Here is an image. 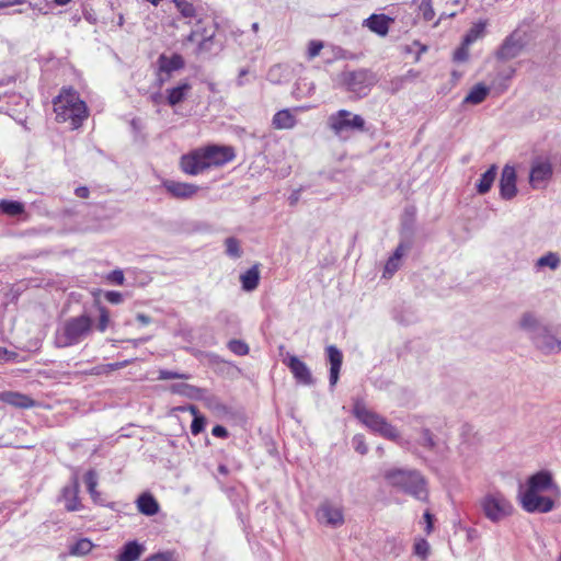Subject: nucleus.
<instances>
[{
	"label": "nucleus",
	"mask_w": 561,
	"mask_h": 561,
	"mask_svg": "<svg viewBox=\"0 0 561 561\" xmlns=\"http://www.w3.org/2000/svg\"><path fill=\"white\" fill-rule=\"evenodd\" d=\"M232 147L209 145L182 156L180 165L184 173L197 175L213 167H221L234 159Z\"/></svg>",
	"instance_id": "nucleus-1"
},
{
	"label": "nucleus",
	"mask_w": 561,
	"mask_h": 561,
	"mask_svg": "<svg viewBox=\"0 0 561 561\" xmlns=\"http://www.w3.org/2000/svg\"><path fill=\"white\" fill-rule=\"evenodd\" d=\"M387 483L419 501H427L428 490L425 478L411 469H389L383 474Z\"/></svg>",
	"instance_id": "nucleus-2"
},
{
	"label": "nucleus",
	"mask_w": 561,
	"mask_h": 561,
	"mask_svg": "<svg viewBox=\"0 0 561 561\" xmlns=\"http://www.w3.org/2000/svg\"><path fill=\"white\" fill-rule=\"evenodd\" d=\"M92 323V319L87 314L66 320L56 332V345L58 347H69L80 343L91 332Z\"/></svg>",
	"instance_id": "nucleus-3"
},
{
	"label": "nucleus",
	"mask_w": 561,
	"mask_h": 561,
	"mask_svg": "<svg viewBox=\"0 0 561 561\" xmlns=\"http://www.w3.org/2000/svg\"><path fill=\"white\" fill-rule=\"evenodd\" d=\"M328 127L340 139H347L353 133L365 131V119L347 110H339L328 117Z\"/></svg>",
	"instance_id": "nucleus-4"
},
{
	"label": "nucleus",
	"mask_w": 561,
	"mask_h": 561,
	"mask_svg": "<svg viewBox=\"0 0 561 561\" xmlns=\"http://www.w3.org/2000/svg\"><path fill=\"white\" fill-rule=\"evenodd\" d=\"M353 413L363 424L382 437L391 440L399 438V433L394 426L380 414L368 410L362 402L357 401L354 404Z\"/></svg>",
	"instance_id": "nucleus-5"
},
{
	"label": "nucleus",
	"mask_w": 561,
	"mask_h": 561,
	"mask_svg": "<svg viewBox=\"0 0 561 561\" xmlns=\"http://www.w3.org/2000/svg\"><path fill=\"white\" fill-rule=\"evenodd\" d=\"M339 83L358 98L366 96L376 83L375 75L367 69L346 70L339 76Z\"/></svg>",
	"instance_id": "nucleus-6"
},
{
	"label": "nucleus",
	"mask_w": 561,
	"mask_h": 561,
	"mask_svg": "<svg viewBox=\"0 0 561 561\" xmlns=\"http://www.w3.org/2000/svg\"><path fill=\"white\" fill-rule=\"evenodd\" d=\"M484 515L492 522H499L511 515L513 506L506 497L496 492L484 495L481 500Z\"/></svg>",
	"instance_id": "nucleus-7"
},
{
	"label": "nucleus",
	"mask_w": 561,
	"mask_h": 561,
	"mask_svg": "<svg viewBox=\"0 0 561 561\" xmlns=\"http://www.w3.org/2000/svg\"><path fill=\"white\" fill-rule=\"evenodd\" d=\"M526 44V33L519 28H516L503 41L502 45L496 51V58L502 61L516 58L522 54Z\"/></svg>",
	"instance_id": "nucleus-8"
},
{
	"label": "nucleus",
	"mask_w": 561,
	"mask_h": 561,
	"mask_svg": "<svg viewBox=\"0 0 561 561\" xmlns=\"http://www.w3.org/2000/svg\"><path fill=\"white\" fill-rule=\"evenodd\" d=\"M316 517L320 524L331 528H339L344 524L342 506L328 500L319 505Z\"/></svg>",
	"instance_id": "nucleus-9"
},
{
	"label": "nucleus",
	"mask_w": 561,
	"mask_h": 561,
	"mask_svg": "<svg viewBox=\"0 0 561 561\" xmlns=\"http://www.w3.org/2000/svg\"><path fill=\"white\" fill-rule=\"evenodd\" d=\"M519 499L523 508L528 513H548L553 510L554 502L540 493L522 492L519 490Z\"/></svg>",
	"instance_id": "nucleus-10"
},
{
	"label": "nucleus",
	"mask_w": 561,
	"mask_h": 561,
	"mask_svg": "<svg viewBox=\"0 0 561 561\" xmlns=\"http://www.w3.org/2000/svg\"><path fill=\"white\" fill-rule=\"evenodd\" d=\"M283 363L290 369L298 382L307 386L314 383V379L309 367L297 356L287 353L283 358Z\"/></svg>",
	"instance_id": "nucleus-11"
},
{
	"label": "nucleus",
	"mask_w": 561,
	"mask_h": 561,
	"mask_svg": "<svg viewBox=\"0 0 561 561\" xmlns=\"http://www.w3.org/2000/svg\"><path fill=\"white\" fill-rule=\"evenodd\" d=\"M552 176V164L549 160L537 159L533 162L529 182L534 188L545 187L547 181Z\"/></svg>",
	"instance_id": "nucleus-12"
},
{
	"label": "nucleus",
	"mask_w": 561,
	"mask_h": 561,
	"mask_svg": "<svg viewBox=\"0 0 561 561\" xmlns=\"http://www.w3.org/2000/svg\"><path fill=\"white\" fill-rule=\"evenodd\" d=\"M531 340L536 347L545 354H554L561 351V341L547 327H543Z\"/></svg>",
	"instance_id": "nucleus-13"
},
{
	"label": "nucleus",
	"mask_w": 561,
	"mask_h": 561,
	"mask_svg": "<svg viewBox=\"0 0 561 561\" xmlns=\"http://www.w3.org/2000/svg\"><path fill=\"white\" fill-rule=\"evenodd\" d=\"M162 186L172 197L178 199H190L199 191V186L195 184L173 180L163 181Z\"/></svg>",
	"instance_id": "nucleus-14"
},
{
	"label": "nucleus",
	"mask_w": 561,
	"mask_h": 561,
	"mask_svg": "<svg viewBox=\"0 0 561 561\" xmlns=\"http://www.w3.org/2000/svg\"><path fill=\"white\" fill-rule=\"evenodd\" d=\"M516 179L514 167L505 165L500 179V195L503 199L510 201L516 196Z\"/></svg>",
	"instance_id": "nucleus-15"
},
{
	"label": "nucleus",
	"mask_w": 561,
	"mask_h": 561,
	"mask_svg": "<svg viewBox=\"0 0 561 561\" xmlns=\"http://www.w3.org/2000/svg\"><path fill=\"white\" fill-rule=\"evenodd\" d=\"M327 358L330 364V387L334 388L340 378V370L343 363V354L335 345L325 347Z\"/></svg>",
	"instance_id": "nucleus-16"
},
{
	"label": "nucleus",
	"mask_w": 561,
	"mask_h": 561,
	"mask_svg": "<svg viewBox=\"0 0 561 561\" xmlns=\"http://www.w3.org/2000/svg\"><path fill=\"white\" fill-rule=\"evenodd\" d=\"M68 112H58V122L70 121L73 128L81 126L82 122L88 117L85 103L81 100L77 105L67 110Z\"/></svg>",
	"instance_id": "nucleus-17"
},
{
	"label": "nucleus",
	"mask_w": 561,
	"mask_h": 561,
	"mask_svg": "<svg viewBox=\"0 0 561 561\" xmlns=\"http://www.w3.org/2000/svg\"><path fill=\"white\" fill-rule=\"evenodd\" d=\"M553 486L552 476L548 471H539L529 477L524 492L540 493Z\"/></svg>",
	"instance_id": "nucleus-18"
},
{
	"label": "nucleus",
	"mask_w": 561,
	"mask_h": 561,
	"mask_svg": "<svg viewBox=\"0 0 561 561\" xmlns=\"http://www.w3.org/2000/svg\"><path fill=\"white\" fill-rule=\"evenodd\" d=\"M61 496L65 501V508L68 512L81 510L82 505L79 499V482L77 478L70 484L62 488Z\"/></svg>",
	"instance_id": "nucleus-19"
},
{
	"label": "nucleus",
	"mask_w": 561,
	"mask_h": 561,
	"mask_svg": "<svg viewBox=\"0 0 561 561\" xmlns=\"http://www.w3.org/2000/svg\"><path fill=\"white\" fill-rule=\"evenodd\" d=\"M145 551L146 547L137 540L127 541L115 557V561H138Z\"/></svg>",
	"instance_id": "nucleus-20"
},
{
	"label": "nucleus",
	"mask_w": 561,
	"mask_h": 561,
	"mask_svg": "<svg viewBox=\"0 0 561 561\" xmlns=\"http://www.w3.org/2000/svg\"><path fill=\"white\" fill-rule=\"evenodd\" d=\"M393 20L385 14H371L364 21V25L367 26L371 32L386 36L389 32V25Z\"/></svg>",
	"instance_id": "nucleus-21"
},
{
	"label": "nucleus",
	"mask_w": 561,
	"mask_h": 561,
	"mask_svg": "<svg viewBox=\"0 0 561 561\" xmlns=\"http://www.w3.org/2000/svg\"><path fill=\"white\" fill-rule=\"evenodd\" d=\"M79 95L71 90L64 91L60 95H58L54 101V111L56 113V118H58V112H68L77 102H80Z\"/></svg>",
	"instance_id": "nucleus-22"
},
{
	"label": "nucleus",
	"mask_w": 561,
	"mask_h": 561,
	"mask_svg": "<svg viewBox=\"0 0 561 561\" xmlns=\"http://www.w3.org/2000/svg\"><path fill=\"white\" fill-rule=\"evenodd\" d=\"M518 328L529 334L530 339L537 334L543 325L540 324L537 316L533 311L522 313L518 320Z\"/></svg>",
	"instance_id": "nucleus-23"
},
{
	"label": "nucleus",
	"mask_w": 561,
	"mask_h": 561,
	"mask_svg": "<svg viewBox=\"0 0 561 561\" xmlns=\"http://www.w3.org/2000/svg\"><path fill=\"white\" fill-rule=\"evenodd\" d=\"M185 62L181 55L174 54L171 57L160 55L158 58L159 72L167 73L168 77L171 72L182 69Z\"/></svg>",
	"instance_id": "nucleus-24"
},
{
	"label": "nucleus",
	"mask_w": 561,
	"mask_h": 561,
	"mask_svg": "<svg viewBox=\"0 0 561 561\" xmlns=\"http://www.w3.org/2000/svg\"><path fill=\"white\" fill-rule=\"evenodd\" d=\"M192 90L191 83L187 81L181 82L179 85L167 90V103L170 106H175L183 102L188 92Z\"/></svg>",
	"instance_id": "nucleus-25"
},
{
	"label": "nucleus",
	"mask_w": 561,
	"mask_h": 561,
	"mask_svg": "<svg viewBox=\"0 0 561 561\" xmlns=\"http://www.w3.org/2000/svg\"><path fill=\"white\" fill-rule=\"evenodd\" d=\"M137 508L146 516H153L159 512V504L150 493H142L137 499Z\"/></svg>",
	"instance_id": "nucleus-26"
},
{
	"label": "nucleus",
	"mask_w": 561,
	"mask_h": 561,
	"mask_svg": "<svg viewBox=\"0 0 561 561\" xmlns=\"http://www.w3.org/2000/svg\"><path fill=\"white\" fill-rule=\"evenodd\" d=\"M240 282L242 289L245 291H252L256 289L260 283V270L259 264L253 265L247 272L240 275Z\"/></svg>",
	"instance_id": "nucleus-27"
},
{
	"label": "nucleus",
	"mask_w": 561,
	"mask_h": 561,
	"mask_svg": "<svg viewBox=\"0 0 561 561\" xmlns=\"http://www.w3.org/2000/svg\"><path fill=\"white\" fill-rule=\"evenodd\" d=\"M1 400L16 408H31L34 405L33 399L25 394L13 391L3 392L1 394Z\"/></svg>",
	"instance_id": "nucleus-28"
},
{
	"label": "nucleus",
	"mask_w": 561,
	"mask_h": 561,
	"mask_svg": "<svg viewBox=\"0 0 561 561\" xmlns=\"http://www.w3.org/2000/svg\"><path fill=\"white\" fill-rule=\"evenodd\" d=\"M171 391L173 393H178V394H181L186 398L194 399V400L202 399L203 394L205 392V390L202 388H198V387H195V386H192L188 383H184V382L172 385Z\"/></svg>",
	"instance_id": "nucleus-29"
},
{
	"label": "nucleus",
	"mask_w": 561,
	"mask_h": 561,
	"mask_svg": "<svg viewBox=\"0 0 561 561\" xmlns=\"http://www.w3.org/2000/svg\"><path fill=\"white\" fill-rule=\"evenodd\" d=\"M496 173H497V168L496 165H491L480 178V180L478 181L477 183V192L481 195L483 194H486L494 181H495V178H496Z\"/></svg>",
	"instance_id": "nucleus-30"
},
{
	"label": "nucleus",
	"mask_w": 561,
	"mask_h": 561,
	"mask_svg": "<svg viewBox=\"0 0 561 561\" xmlns=\"http://www.w3.org/2000/svg\"><path fill=\"white\" fill-rule=\"evenodd\" d=\"M273 125L277 129H289L296 125V118L289 110H282L274 115Z\"/></svg>",
	"instance_id": "nucleus-31"
},
{
	"label": "nucleus",
	"mask_w": 561,
	"mask_h": 561,
	"mask_svg": "<svg viewBox=\"0 0 561 561\" xmlns=\"http://www.w3.org/2000/svg\"><path fill=\"white\" fill-rule=\"evenodd\" d=\"M490 89L482 84H476L463 100V103L478 105L482 103L489 94Z\"/></svg>",
	"instance_id": "nucleus-32"
},
{
	"label": "nucleus",
	"mask_w": 561,
	"mask_h": 561,
	"mask_svg": "<svg viewBox=\"0 0 561 561\" xmlns=\"http://www.w3.org/2000/svg\"><path fill=\"white\" fill-rule=\"evenodd\" d=\"M515 72L516 69L514 67H508L499 71L496 78L492 82V87L500 93L506 91L508 88V81L515 76Z\"/></svg>",
	"instance_id": "nucleus-33"
},
{
	"label": "nucleus",
	"mask_w": 561,
	"mask_h": 561,
	"mask_svg": "<svg viewBox=\"0 0 561 561\" xmlns=\"http://www.w3.org/2000/svg\"><path fill=\"white\" fill-rule=\"evenodd\" d=\"M0 210L9 216H19L24 213V205L18 201H0Z\"/></svg>",
	"instance_id": "nucleus-34"
},
{
	"label": "nucleus",
	"mask_w": 561,
	"mask_h": 561,
	"mask_svg": "<svg viewBox=\"0 0 561 561\" xmlns=\"http://www.w3.org/2000/svg\"><path fill=\"white\" fill-rule=\"evenodd\" d=\"M485 26L486 22L480 21L478 23H474L463 37V45L469 46L472 43H474L478 38L482 37L484 34Z\"/></svg>",
	"instance_id": "nucleus-35"
},
{
	"label": "nucleus",
	"mask_w": 561,
	"mask_h": 561,
	"mask_svg": "<svg viewBox=\"0 0 561 561\" xmlns=\"http://www.w3.org/2000/svg\"><path fill=\"white\" fill-rule=\"evenodd\" d=\"M560 265V257L557 253L549 252L541 257H539L536 262L537 267H550L551 270H557Z\"/></svg>",
	"instance_id": "nucleus-36"
},
{
	"label": "nucleus",
	"mask_w": 561,
	"mask_h": 561,
	"mask_svg": "<svg viewBox=\"0 0 561 561\" xmlns=\"http://www.w3.org/2000/svg\"><path fill=\"white\" fill-rule=\"evenodd\" d=\"M419 445L422 447H425L430 450H433L436 448L437 443L435 439L434 434L428 428H422L420 432V438L417 439Z\"/></svg>",
	"instance_id": "nucleus-37"
},
{
	"label": "nucleus",
	"mask_w": 561,
	"mask_h": 561,
	"mask_svg": "<svg viewBox=\"0 0 561 561\" xmlns=\"http://www.w3.org/2000/svg\"><path fill=\"white\" fill-rule=\"evenodd\" d=\"M92 547L93 545L89 539L82 538L71 546L70 553L75 556H85L92 550Z\"/></svg>",
	"instance_id": "nucleus-38"
},
{
	"label": "nucleus",
	"mask_w": 561,
	"mask_h": 561,
	"mask_svg": "<svg viewBox=\"0 0 561 561\" xmlns=\"http://www.w3.org/2000/svg\"><path fill=\"white\" fill-rule=\"evenodd\" d=\"M225 245L227 255L233 259H239L241 256L242 251L238 239L234 237H229L226 239Z\"/></svg>",
	"instance_id": "nucleus-39"
},
{
	"label": "nucleus",
	"mask_w": 561,
	"mask_h": 561,
	"mask_svg": "<svg viewBox=\"0 0 561 561\" xmlns=\"http://www.w3.org/2000/svg\"><path fill=\"white\" fill-rule=\"evenodd\" d=\"M191 412L194 414V419L191 424V432L196 436L204 431L206 420L204 416L197 414V409L193 405L191 407Z\"/></svg>",
	"instance_id": "nucleus-40"
},
{
	"label": "nucleus",
	"mask_w": 561,
	"mask_h": 561,
	"mask_svg": "<svg viewBox=\"0 0 561 561\" xmlns=\"http://www.w3.org/2000/svg\"><path fill=\"white\" fill-rule=\"evenodd\" d=\"M286 69L282 65H274L267 71V80L272 83H280L285 79Z\"/></svg>",
	"instance_id": "nucleus-41"
},
{
	"label": "nucleus",
	"mask_w": 561,
	"mask_h": 561,
	"mask_svg": "<svg viewBox=\"0 0 561 561\" xmlns=\"http://www.w3.org/2000/svg\"><path fill=\"white\" fill-rule=\"evenodd\" d=\"M176 9L184 18H194L196 14L195 7L187 0H173Z\"/></svg>",
	"instance_id": "nucleus-42"
},
{
	"label": "nucleus",
	"mask_w": 561,
	"mask_h": 561,
	"mask_svg": "<svg viewBox=\"0 0 561 561\" xmlns=\"http://www.w3.org/2000/svg\"><path fill=\"white\" fill-rule=\"evenodd\" d=\"M228 348L236 355L243 356L249 353V346L241 340H231L228 343Z\"/></svg>",
	"instance_id": "nucleus-43"
},
{
	"label": "nucleus",
	"mask_w": 561,
	"mask_h": 561,
	"mask_svg": "<svg viewBox=\"0 0 561 561\" xmlns=\"http://www.w3.org/2000/svg\"><path fill=\"white\" fill-rule=\"evenodd\" d=\"M430 551V543L425 539H419L414 543V553L422 559H425Z\"/></svg>",
	"instance_id": "nucleus-44"
},
{
	"label": "nucleus",
	"mask_w": 561,
	"mask_h": 561,
	"mask_svg": "<svg viewBox=\"0 0 561 561\" xmlns=\"http://www.w3.org/2000/svg\"><path fill=\"white\" fill-rule=\"evenodd\" d=\"M352 444L354 449L360 455H365L368 451V447L365 443V437L360 434H357L353 437Z\"/></svg>",
	"instance_id": "nucleus-45"
},
{
	"label": "nucleus",
	"mask_w": 561,
	"mask_h": 561,
	"mask_svg": "<svg viewBox=\"0 0 561 561\" xmlns=\"http://www.w3.org/2000/svg\"><path fill=\"white\" fill-rule=\"evenodd\" d=\"M322 48L323 43L321 41H310L307 50V58L309 60L313 59L320 54Z\"/></svg>",
	"instance_id": "nucleus-46"
},
{
	"label": "nucleus",
	"mask_w": 561,
	"mask_h": 561,
	"mask_svg": "<svg viewBox=\"0 0 561 561\" xmlns=\"http://www.w3.org/2000/svg\"><path fill=\"white\" fill-rule=\"evenodd\" d=\"M213 45H214V35L211 34V35L205 36L198 43L197 53L198 54L210 53L213 50Z\"/></svg>",
	"instance_id": "nucleus-47"
},
{
	"label": "nucleus",
	"mask_w": 561,
	"mask_h": 561,
	"mask_svg": "<svg viewBox=\"0 0 561 561\" xmlns=\"http://www.w3.org/2000/svg\"><path fill=\"white\" fill-rule=\"evenodd\" d=\"M190 375L179 374L172 370L162 369L159 371V380H169V379H188Z\"/></svg>",
	"instance_id": "nucleus-48"
},
{
	"label": "nucleus",
	"mask_w": 561,
	"mask_h": 561,
	"mask_svg": "<svg viewBox=\"0 0 561 561\" xmlns=\"http://www.w3.org/2000/svg\"><path fill=\"white\" fill-rule=\"evenodd\" d=\"M420 11L422 12V15L424 20L431 21L433 20L435 12L433 10L432 3L430 0H424L420 4Z\"/></svg>",
	"instance_id": "nucleus-49"
},
{
	"label": "nucleus",
	"mask_w": 561,
	"mask_h": 561,
	"mask_svg": "<svg viewBox=\"0 0 561 561\" xmlns=\"http://www.w3.org/2000/svg\"><path fill=\"white\" fill-rule=\"evenodd\" d=\"M399 266H400V261L394 260V257L390 256L386 263L383 276L391 277L399 270Z\"/></svg>",
	"instance_id": "nucleus-50"
},
{
	"label": "nucleus",
	"mask_w": 561,
	"mask_h": 561,
	"mask_svg": "<svg viewBox=\"0 0 561 561\" xmlns=\"http://www.w3.org/2000/svg\"><path fill=\"white\" fill-rule=\"evenodd\" d=\"M108 323H110L108 311L102 307V308H100V318H99L96 328L99 331L104 332L107 329Z\"/></svg>",
	"instance_id": "nucleus-51"
},
{
	"label": "nucleus",
	"mask_w": 561,
	"mask_h": 561,
	"mask_svg": "<svg viewBox=\"0 0 561 561\" xmlns=\"http://www.w3.org/2000/svg\"><path fill=\"white\" fill-rule=\"evenodd\" d=\"M84 482L87 484L88 491H93V488L98 485V473L95 470L91 469L87 471L84 474Z\"/></svg>",
	"instance_id": "nucleus-52"
},
{
	"label": "nucleus",
	"mask_w": 561,
	"mask_h": 561,
	"mask_svg": "<svg viewBox=\"0 0 561 561\" xmlns=\"http://www.w3.org/2000/svg\"><path fill=\"white\" fill-rule=\"evenodd\" d=\"M107 280L116 285H123L125 277L122 270H114L107 275Z\"/></svg>",
	"instance_id": "nucleus-53"
},
{
	"label": "nucleus",
	"mask_w": 561,
	"mask_h": 561,
	"mask_svg": "<svg viewBox=\"0 0 561 561\" xmlns=\"http://www.w3.org/2000/svg\"><path fill=\"white\" fill-rule=\"evenodd\" d=\"M407 81L404 80V78L402 76L400 77H396L393 79L390 80V85H389V90L392 92V93H396L398 92L399 90H401L403 87H404V83Z\"/></svg>",
	"instance_id": "nucleus-54"
},
{
	"label": "nucleus",
	"mask_w": 561,
	"mask_h": 561,
	"mask_svg": "<svg viewBox=\"0 0 561 561\" xmlns=\"http://www.w3.org/2000/svg\"><path fill=\"white\" fill-rule=\"evenodd\" d=\"M468 57H469L468 46H465L463 44L454 54V59L456 61H466L468 59Z\"/></svg>",
	"instance_id": "nucleus-55"
},
{
	"label": "nucleus",
	"mask_w": 561,
	"mask_h": 561,
	"mask_svg": "<svg viewBox=\"0 0 561 561\" xmlns=\"http://www.w3.org/2000/svg\"><path fill=\"white\" fill-rule=\"evenodd\" d=\"M145 561H172L171 552H159L150 556Z\"/></svg>",
	"instance_id": "nucleus-56"
},
{
	"label": "nucleus",
	"mask_w": 561,
	"mask_h": 561,
	"mask_svg": "<svg viewBox=\"0 0 561 561\" xmlns=\"http://www.w3.org/2000/svg\"><path fill=\"white\" fill-rule=\"evenodd\" d=\"M105 298L111 304H121L123 301V295L119 291H107Z\"/></svg>",
	"instance_id": "nucleus-57"
},
{
	"label": "nucleus",
	"mask_w": 561,
	"mask_h": 561,
	"mask_svg": "<svg viewBox=\"0 0 561 561\" xmlns=\"http://www.w3.org/2000/svg\"><path fill=\"white\" fill-rule=\"evenodd\" d=\"M129 364H130V360L126 359V360H123V362L105 364V367H107V370H108V374H110V373H112L114 370L122 369V368L128 366Z\"/></svg>",
	"instance_id": "nucleus-58"
},
{
	"label": "nucleus",
	"mask_w": 561,
	"mask_h": 561,
	"mask_svg": "<svg viewBox=\"0 0 561 561\" xmlns=\"http://www.w3.org/2000/svg\"><path fill=\"white\" fill-rule=\"evenodd\" d=\"M88 374L92 376L108 375V370L107 367H105V364H102L92 367L90 370H88Z\"/></svg>",
	"instance_id": "nucleus-59"
},
{
	"label": "nucleus",
	"mask_w": 561,
	"mask_h": 561,
	"mask_svg": "<svg viewBox=\"0 0 561 561\" xmlns=\"http://www.w3.org/2000/svg\"><path fill=\"white\" fill-rule=\"evenodd\" d=\"M211 434L216 437H219V438H226L228 437V431L225 426L222 425H216L213 427L211 430Z\"/></svg>",
	"instance_id": "nucleus-60"
},
{
	"label": "nucleus",
	"mask_w": 561,
	"mask_h": 561,
	"mask_svg": "<svg viewBox=\"0 0 561 561\" xmlns=\"http://www.w3.org/2000/svg\"><path fill=\"white\" fill-rule=\"evenodd\" d=\"M409 249V245H405L404 243H400L397 249L394 250L393 254L391 255L394 257V260L401 261L402 256L404 255L405 251Z\"/></svg>",
	"instance_id": "nucleus-61"
},
{
	"label": "nucleus",
	"mask_w": 561,
	"mask_h": 561,
	"mask_svg": "<svg viewBox=\"0 0 561 561\" xmlns=\"http://www.w3.org/2000/svg\"><path fill=\"white\" fill-rule=\"evenodd\" d=\"M92 501L96 504L103 505V499L101 497V493L96 490V488H93V491H88Z\"/></svg>",
	"instance_id": "nucleus-62"
},
{
	"label": "nucleus",
	"mask_w": 561,
	"mask_h": 561,
	"mask_svg": "<svg viewBox=\"0 0 561 561\" xmlns=\"http://www.w3.org/2000/svg\"><path fill=\"white\" fill-rule=\"evenodd\" d=\"M423 517L426 523V531L430 534L433 528V515L428 511H426Z\"/></svg>",
	"instance_id": "nucleus-63"
},
{
	"label": "nucleus",
	"mask_w": 561,
	"mask_h": 561,
	"mask_svg": "<svg viewBox=\"0 0 561 561\" xmlns=\"http://www.w3.org/2000/svg\"><path fill=\"white\" fill-rule=\"evenodd\" d=\"M75 193L80 198H88L89 194H90V191L85 186H79V187L76 188Z\"/></svg>",
	"instance_id": "nucleus-64"
}]
</instances>
